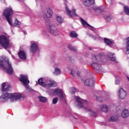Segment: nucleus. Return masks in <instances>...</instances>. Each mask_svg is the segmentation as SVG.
I'll return each instance as SVG.
<instances>
[{
    "mask_svg": "<svg viewBox=\"0 0 129 129\" xmlns=\"http://www.w3.org/2000/svg\"><path fill=\"white\" fill-rule=\"evenodd\" d=\"M11 88V85H7V83L4 82L2 84L1 91L3 93L7 92L4 93L0 97V101L3 102L4 103H6V102H8L9 101V99H10L11 102H14V101L18 100V99H24L25 98L23 94H19V93H9V91H10V89Z\"/></svg>",
    "mask_w": 129,
    "mask_h": 129,
    "instance_id": "obj_1",
    "label": "nucleus"
},
{
    "mask_svg": "<svg viewBox=\"0 0 129 129\" xmlns=\"http://www.w3.org/2000/svg\"><path fill=\"white\" fill-rule=\"evenodd\" d=\"M14 11L12 7L7 8L4 10L3 13V17H5L6 21H7L8 24L11 27H18L20 28L21 27V22L19 21L18 19H16L15 23L13 24V15H14Z\"/></svg>",
    "mask_w": 129,
    "mask_h": 129,
    "instance_id": "obj_2",
    "label": "nucleus"
},
{
    "mask_svg": "<svg viewBox=\"0 0 129 129\" xmlns=\"http://www.w3.org/2000/svg\"><path fill=\"white\" fill-rule=\"evenodd\" d=\"M0 68L5 70L9 75H13L14 69L12 63H10L9 58L5 55L0 56Z\"/></svg>",
    "mask_w": 129,
    "mask_h": 129,
    "instance_id": "obj_3",
    "label": "nucleus"
},
{
    "mask_svg": "<svg viewBox=\"0 0 129 129\" xmlns=\"http://www.w3.org/2000/svg\"><path fill=\"white\" fill-rule=\"evenodd\" d=\"M100 57L99 55H94L92 57V63L91 66L94 69V70L96 72H101L102 71V67H101V64H98L99 62Z\"/></svg>",
    "mask_w": 129,
    "mask_h": 129,
    "instance_id": "obj_4",
    "label": "nucleus"
},
{
    "mask_svg": "<svg viewBox=\"0 0 129 129\" xmlns=\"http://www.w3.org/2000/svg\"><path fill=\"white\" fill-rule=\"evenodd\" d=\"M10 44H11V41L10 39L6 35H1L0 36V46L7 50L8 48H10Z\"/></svg>",
    "mask_w": 129,
    "mask_h": 129,
    "instance_id": "obj_5",
    "label": "nucleus"
},
{
    "mask_svg": "<svg viewBox=\"0 0 129 129\" xmlns=\"http://www.w3.org/2000/svg\"><path fill=\"white\" fill-rule=\"evenodd\" d=\"M19 80L27 90L30 89V85H29L30 84V80H29V76L28 75L20 74Z\"/></svg>",
    "mask_w": 129,
    "mask_h": 129,
    "instance_id": "obj_6",
    "label": "nucleus"
},
{
    "mask_svg": "<svg viewBox=\"0 0 129 129\" xmlns=\"http://www.w3.org/2000/svg\"><path fill=\"white\" fill-rule=\"evenodd\" d=\"M53 93L54 94H57L60 101H65V97H64V95H63V90H62V89L58 88L55 89L53 90Z\"/></svg>",
    "mask_w": 129,
    "mask_h": 129,
    "instance_id": "obj_7",
    "label": "nucleus"
},
{
    "mask_svg": "<svg viewBox=\"0 0 129 129\" xmlns=\"http://www.w3.org/2000/svg\"><path fill=\"white\" fill-rule=\"evenodd\" d=\"M64 5L66 6V10L67 11V13L68 14V16L70 17V18H73V16H75V17H78V15L76 14V9H72V11L71 10H70L68 8V6H67V4L64 3Z\"/></svg>",
    "mask_w": 129,
    "mask_h": 129,
    "instance_id": "obj_8",
    "label": "nucleus"
},
{
    "mask_svg": "<svg viewBox=\"0 0 129 129\" xmlns=\"http://www.w3.org/2000/svg\"><path fill=\"white\" fill-rule=\"evenodd\" d=\"M47 28L48 32L52 35H53L54 36L58 35V30H57V28L54 25H48L47 27Z\"/></svg>",
    "mask_w": 129,
    "mask_h": 129,
    "instance_id": "obj_9",
    "label": "nucleus"
},
{
    "mask_svg": "<svg viewBox=\"0 0 129 129\" xmlns=\"http://www.w3.org/2000/svg\"><path fill=\"white\" fill-rule=\"evenodd\" d=\"M75 99H76V101L78 102L77 107L79 109H80L81 108H82V107H83V103H82V102L84 101V102H87V100H83L79 96H75Z\"/></svg>",
    "mask_w": 129,
    "mask_h": 129,
    "instance_id": "obj_10",
    "label": "nucleus"
},
{
    "mask_svg": "<svg viewBox=\"0 0 129 129\" xmlns=\"http://www.w3.org/2000/svg\"><path fill=\"white\" fill-rule=\"evenodd\" d=\"M80 21L84 27L87 26V27H89V30L92 31L93 32L95 31V28L93 27V26L90 25L89 23H87L82 17L80 18Z\"/></svg>",
    "mask_w": 129,
    "mask_h": 129,
    "instance_id": "obj_11",
    "label": "nucleus"
},
{
    "mask_svg": "<svg viewBox=\"0 0 129 129\" xmlns=\"http://www.w3.org/2000/svg\"><path fill=\"white\" fill-rule=\"evenodd\" d=\"M84 84L86 86L93 87L94 86V80H93V76L92 75H91V78L90 79H87L84 81Z\"/></svg>",
    "mask_w": 129,
    "mask_h": 129,
    "instance_id": "obj_12",
    "label": "nucleus"
},
{
    "mask_svg": "<svg viewBox=\"0 0 129 129\" xmlns=\"http://www.w3.org/2000/svg\"><path fill=\"white\" fill-rule=\"evenodd\" d=\"M38 49H39V46L36 43H32L30 46V52L32 53V54H35L38 51Z\"/></svg>",
    "mask_w": 129,
    "mask_h": 129,
    "instance_id": "obj_13",
    "label": "nucleus"
},
{
    "mask_svg": "<svg viewBox=\"0 0 129 129\" xmlns=\"http://www.w3.org/2000/svg\"><path fill=\"white\" fill-rule=\"evenodd\" d=\"M118 96L120 99H124L126 96V92L123 89L120 88L118 91Z\"/></svg>",
    "mask_w": 129,
    "mask_h": 129,
    "instance_id": "obj_14",
    "label": "nucleus"
},
{
    "mask_svg": "<svg viewBox=\"0 0 129 129\" xmlns=\"http://www.w3.org/2000/svg\"><path fill=\"white\" fill-rule=\"evenodd\" d=\"M96 98L98 101H99L100 102H103V101H107L108 100H109V95H107L105 97H96Z\"/></svg>",
    "mask_w": 129,
    "mask_h": 129,
    "instance_id": "obj_15",
    "label": "nucleus"
},
{
    "mask_svg": "<svg viewBox=\"0 0 129 129\" xmlns=\"http://www.w3.org/2000/svg\"><path fill=\"white\" fill-rule=\"evenodd\" d=\"M18 54L20 59L22 60H26V59H27V55L26 54L25 51L20 50Z\"/></svg>",
    "mask_w": 129,
    "mask_h": 129,
    "instance_id": "obj_16",
    "label": "nucleus"
},
{
    "mask_svg": "<svg viewBox=\"0 0 129 129\" xmlns=\"http://www.w3.org/2000/svg\"><path fill=\"white\" fill-rule=\"evenodd\" d=\"M83 4L85 7H89L95 4L94 0H85L83 1Z\"/></svg>",
    "mask_w": 129,
    "mask_h": 129,
    "instance_id": "obj_17",
    "label": "nucleus"
},
{
    "mask_svg": "<svg viewBox=\"0 0 129 129\" xmlns=\"http://www.w3.org/2000/svg\"><path fill=\"white\" fill-rule=\"evenodd\" d=\"M104 43L105 44V45H107V46H108L109 47H110L111 45H113V41L110 40L109 38H104Z\"/></svg>",
    "mask_w": 129,
    "mask_h": 129,
    "instance_id": "obj_18",
    "label": "nucleus"
},
{
    "mask_svg": "<svg viewBox=\"0 0 129 129\" xmlns=\"http://www.w3.org/2000/svg\"><path fill=\"white\" fill-rule=\"evenodd\" d=\"M44 81H45V79H43V78H40L38 80V83L39 85H41V86H43V87H46L47 86V85L46 84V83H45Z\"/></svg>",
    "mask_w": 129,
    "mask_h": 129,
    "instance_id": "obj_19",
    "label": "nucleus"
},
{
    "mask_svg": "<svg viewBox=\"0 0 129 129\" xmlns=\"http://www.w3.org/2000/svg\"><path fill=\"white\" fill-rule=\"evenodd\" d=\"M52 15H53V11L52 10V8H48L47 9V13L46 14V17L47 18H51Z\"/></svg>",
    "mask_w": 129,
    "mask_h": 129,
    "instance_id": "obj_20",
    "label": "nucleus"
},
{
    "mask_svg": "<svg viewBox=\"0 0 129 129\" xmlns=\"http://www.w3.org/2000/svg\"><path fill=\"white\" fill-rule=\"evenodd\" d=\"M121 115L124 118H126V117H127L129 115L128 110L127 109L123 110L121 113Z\"/></svg>",
    "mask_w": 129,
    "mask_h": 129,
    "instance_id": "obj_21",
    "label": "nucleus"
},
{
    "mask_svg": "<svg viewBox=\"0 0 129 129\" xmlns=\"http://www.w3.org/2000/svg\"><path fill=\"white\" fill-rule=\"evenodd\" d=\"M68 48L70 51H72L73 52H77V48L76 47L73 46L71 44L69 45Z\"/></svg>",
    "mask_w": 129,
    "mask_h": 129,
    "instance_id": "obj_22",
    "label": "nucleus"
},
{
    "mask_svg": "<svg viewBox=\"0 0 129 129\" xmlns=\"http://www.w3.org/2000/svg\"><path fill=\"white\" fill-rule=\"evenodd\" d=\"M126 44H127V45L126 46V52H125V53L127 54V55H128L129 54V37H127L126 39Z\"/></svg>",
    "mask_w": 129,
    "mask_h": 129,
    "instance_id": "obj_23",
    "label": "nucleus"
},
{
    "mask_svg": "<svg viewBox=\"0 0 129 129\" xmlns=\"http://www.w3.org/2000/svg\"><path fill=\"white\" fill-rule=\"evenodd\" d=\"M112 15H106L104 16V18L105 19V21H106V22H110V21H111V20L112 19Z\"/></svg>",
    "mask_w": 129,
    "mask_h": 129,
    "instance_id": "obj_24",
    "label": "nucleus"
},
{
    "mask_svg": "<svg viewBox=\"0 0 129 129\" xmlns=\"http://www.w3.org/2000/svg\"><path fill=\"white\" fill-rule=\"evenodd\" d=\"M89 115H90V116H92L93 117H96V116H97V114L96 113V112L91 110V109L89 110Z\"/></svg>",
    "mask_w": 129,
    "mask_h": 129,
    "instance_id": "obj_25",
    "label": "nucleus"
},
{
    "mask_svg": "<svg viewBox=\"0 0 129 129\" xmlns=\"http://www.w3.org/2000/svg\"><path fill=\"white\" fill-rule=\"evenodd\" d=\"M38 99H39V101L40 102H43V103H45V102H46L47 101V98L43 97L42 96H39Z\"/></svg>",
    "mask_w": 129,
    "mask_h": 129,
    "instance_id": "obj_26",
    "label": "nucleus"
},
{
    "mask_svg": "<svg viewBox=\"0 0 129 129\" xmlns=\"http://www.w3.org/2000/svg\"><path fill=\"white\" fill-rule=\"evenodd\" d=\"M101 110L107 113V112H108V107L106 105H102Z\"/></svg>",
    "mask_w": 129,
    "mask_h": 129,
    "instance_id": "obj_27",
    "label": "nucleus"
},
{
    "mask_svg": "<svg viewBox=\"0 0 129 129\" xmlns=\"http://www.w3.org/2000/svg\"><path fill=\"white\" fill-rule=\"evenodd\" d=\"M53 74L54 75H60L61 74V70L58 68H55Z\"/></svg>",
    "mask_w": 129,
    "mask_h": 129,
    "instance_id": "obj_28",
    "label": "nucleus"
},
{
    "mask_svg": "<svg viewBox=\"0 0 129 129\" xmlns=\"http://www.w3.org/2000/svg\"><path fill=\"white\" fill-rule=\"evenodd\" d=\"M123 12L125 15L129 16V7L128 6H124L123 7Z\"/></svg>",
    "mask_w": 129,
    "mask_h": 129,
    "instance_id": "obj_29",
    "label": "nucleus"
},
{
    "mask_svg": "<svg viewBox=\"0 0 129 129\" xmlns=\"http://www.w3.org/2000/svg\"><path fill=\"white\" fill-rule=\"evenodd\" d=\"M70 35L72 38H77L78 37V34L75 31L71 32Z\"/></svg>",
    "mask_w": 129,
    "mask_h": 129,
    "instance_id": "obj_30",
    "label": "nucleus"
},
{
    "mask_svg": "<svg viewBox=\"0 0 129 129\" xmlns=\"http://www.w3.org/2000/svg\"><path fill=\"white\" fill-rule=\"evenodd\" d=\"M56 20L57 22H58V23H59V24H62V23H63L64 21V19H63V18L61 17V16H57Z\"/></svg>",
    "mask_w": 129,
    "mask_h": 129,
    "instance_id": "obj_31",
    "label": "nucleus"
},
{
    "mask_svg": "<svg viewBox=\"0 0 129 129\" xmlns=\"http://www.w3.org/2000/svg\"><path fill=\"white\" fill-rule=\"evenodd\" d=\"M92 9L94 10V12H96V11H101V6L98 7L96 6H93V5L92 7Z\"/></svg>",
    "mask_w": 129,
    "mask_h": 129,
    "instance_id": "obj_32",
    "label": "nucleus"
},
{
    "mask_svg": "<svg viewBox=\"0 0 129 129\" xmlns=\"http://www.w3.org/2000/svg\"><path fill=\"white\" fill-rule=\"evenodd\" d=\"M58 97H55L52 99V104H56L57 102H58Z\"/></svg>",
    "mask_w": 129,
    "mask_h": 129,
    "instance_id": "obj_33",
    "label": "nucleus"
},
{
    "mask_svg": "<svg viewBox=\"0 0 129 129\" xmlns=\"http://www.w3.org/2000/svg\"><path fill=\"white\" fill-rule=\"evenodd\" d=\"M109 121H116V118L114 116L110 117Z\"/></svg>",
    "mask_w": 129,
    "mask_h": 129,
    "instance_id": "obj_34",
    "label": "nucleus"
},
{
    "mask_svg": "<svg viewBox=\"0 0 129 129\" xmlns=\"http://www.w3.org/2000/svg\"><path fill=\"white\" fill-rule=\"evenodd\" d=\"M110 61H112L113 62H114V63H117V61L116 60V58L114 57H112L110 58Z\"/></svg>",
    "mask_w": 129,
    "mask_h": 129,
    "instance_id": "obj_35",
    "label": "nucleus"
},
{
    "mask_svg": "<svg viewBox=\"0 0 129 129\" xmlns=\"http://www.w3.org/2000/svg\"><path fill=\"white\" fill-rule=\"evenodd\" d=\"M71 74L72 76H75V71H74V69H72L71 70Z\"/></svg>",
    "mask_w": 129,
    "mask_h": 129,
    "instance_id": "obj_36",
    "label": "nucleus"
},
{
    "mask_svg": "<svg viewBox=\"0 0 129 129\" xmlns=\"http://www.w3.org/2000/svg\"><path fill=\"white\" fill-rule=\"evenodd\" d=\"M72 94H75V92L77 91V89H76L75 87L72 88Z\"/></svg>",
    "mask_w": 129,
    "mask_h": 129,
    "instance_id": "obj_37",
    "label": "nucleus"
},
{
    "mask_svg": "<svg viewBox=\"0 0 129 129\" xmlns=\"http://www.w3.org/2000/svg\"><path fill=\"white\" fill-rule=\"evenodd\" d=\"M107 56L108 57V58H109L110 59V58L113 57V54L111 53H109L107 54Z\"/></svg>",
    "mask_w": 129,
    "mask_h": 129,
    "instance_id": "obj_38",
    "label": "nucleus"
},
{
    "mask_svg": "<svg viewBox=\"0 0 129 129\" xmlns=\"http://www.w3.org/2000/svg\"><path fill=\"white\" fill-rule=\"evenodd\" d=\"M119 83H120V81L118 79H116L115 82V84H116V85H118Z\"/></svg>",
    "mask_w": 129,
    "mask_h": 129,
    "instance_id": "obj_39",
    "label": "nucleus"
},
{
    "mask_svg": "<svg viewBox=\"0 0 129 129\" xmlns=\"http://www.w3.org/2000/svg\"><path fill=\"white\" fill-rule=\"evenodd\" d=\"M91 38L93 39V40H96L97 39V36H95L94 35H92Z\"/></svg>",
    "mask_w": 129,
    "mask_h": 129,
    "instance_id": "obj_40",
    "label": "nucleus"
},
{
    "mask_svg": "<svg viewBox=\"0 0 129 129\" xmlns=\"http://www.w3.org/2000/svg\"><path fill=\"white\" fill-rule=\"evenodd\" d=\"M69 59L72 63H73L74 62V60L72 59V57L70 56L69 57Z\"/></svg>",
    "mask_w": 129,
    "mask_h": 129,
    "instance_id": "obj_41",
    "label": "nucleus"
},
{
    "mask_svg": "<svg viewBox=\"0 0 129 129\" xmlns=\"http://www.w3.org/2000/svg\"><path fill=\"white\" fill-rule=\"evenodd\" d=\"M71 116H72V118H75V119L77 120V118L76 117H75L74 115H72Z\"/></svg>",
    "mask_w": 129,
    "mask_h": 129,
    "instance_id": "obj_42",
    "label": "nucleus"
},
{
    "mask_svg": "<svg viewBox=\"0 0 129 129\" xmlns=\"http://www.w3.org/2000/svg\"><path fill=\"white\" fill-rule=\"evenodd\" d=\"M77 76H78L79 77H80V73H79V72H78L77 73Z\"/></svg>",
    "mask_w": 129,
    "mask_h": 129,
    "instance_id": "obj_43",
    "label": "nucleus"
},
{
    "mask_svg": "<svg viewBox=\"0 0 129 129\" xmlns=\"http://www.w3.org/2000/svg\"><path fill=\"white\" fill-rule=\"evenodd\" d=\"M88 10L90 13H92V10L91 9L88 8Z\"/></svg>",
    "mask_w": 129,
    "mask_h": 129,
    "instance_id": "obj_44",
    "label": "nucleus"
},
{
    "mask_svg": "<svg viewBox=\"0 0 129 129\" xmlns=\"http://www.w3.org/2000/svg\"><path fill=\"white\" fill-rule=\"evenodd\" d=\"M1 1L3 4H6V0H1Z\"/></svg>",
    "mask_w": 129,
    "mask_h": 129,
    "instance_id": "obj_45",
    "label": "nucleus"
},
{
    "mask_svg": "<svg viewBox=\"0 0 129 129\" xmlns=\"http://www.w3.org/2000/svg\"><path fill=\"white\" fill-rule=\"evenodd\" d=\"M87 34L88 35V36H89V37H90L91 38L92 37V35H91L89 33H87Z\"/></svg>",
    "mask_w": 129,
    "mask_h": 129,
    "instance_id": "obj_46",
    "label": "nucleus"
},
{
    "mask_svg": "<svg viewBox=\"0 0 129 129\" xmlns=\"http://www.w3.org/2000/svg\"><path fill=\"white\" fill-rule=\"evenodd\" d=\"M23 33H24L25 35H27V31H23Z\"/></svg>",
    "mask_w": 129,
    "mask_h": 129,
    "instance_id": "obj_47",
    "label": "nucleus"
},
{
    "mask_svg": "<svg viewBox=\"0 0 129 129\" xmlns=\"http://www.w3.org/2000/svg\"><path fill=\"white\" fill-rule=\"evenodd\" d=\"M8 52L10 54V55H12V52L9 50H7Z\"/></svg>",
    "mask_w": 129,
    "mask_h": 129,
    "instance_id": "obj_48",
    "label": "nucleus"
},
{
    "mask_svg": "<svg viewBox=\"0 0 129 129\" xmlns=\"http://www.w3.org/2000/svg\"><path fill=\"white\" fill-rule=\"evenodd\" d=\"M39 0H35V2L36 3V6H38V2Z\"/></svg>",
    "mask_w": 129,
    "mask_h": 129,
    "instance_id": "obj_49",
    "label": "nucleus"
},
{
    "mask_svg": "<svg viewBox=\"0 0 129 129\" xmlns=\"http://www.w3.org/2000/svg\"><path fill=\"white\" fill-rule=\"evenodd\" d=\"M88 49L89 50H90V51H91V50H92V48H91V47H89Z\"/></svg>",
    "mask_w": 129,
    "mask_h": 129,
    "instance_id": "obj_50",
    "label": "nucleus"
},
{
    "mask_svg": "<svg viewBox=\"0 0 129 129\" xmlns=\"http://www.w3.org/2000/svg\"><path fill=\"white\" fill-rule=\"evenodd\" d=\"M19 2H20L21 3H23V2H24V0H17Z\"/></svg>",
    "mask_w": 129,
    "mask_h": 129,
    "instance_id": "obj_51",
    "label": "nucleus"
},
{
    "mask_svg": "<svg viewBox=\"0 0 129 129\" xmlns=\"http://www.w3.org/2000/svg\"><path fill=\"white\" fill-rule=\"evenodd\" d=\"M74 115H75V116H77V115H78V114H77V113H75Z\"/></svg>",
    "mask_w": 129,
    "mask_h": 129,
    "instance_id": "obj_52",
    "label": "nucleus"
},
{
    "mask_svg": "<svg viewBox=\"0 0 129 129\" xmlns=\"http://www.w3.org/2000/svg\"><path fill=\"white\" fill-rule=\"evenodd\" d=\"M29 90H30V91H33V89H30Z\"/></svg>",
    "mask_w": 129,
    "mask_h": 129,
    "instance_id": "obj_53",
    "label": "nucleus"
},
{
    "mask_svg": "<svg viewBox=\"0 0 129 129\" xmlns=\"http://www.w3.org/2000/svg\"><path fill=\"white\" fill-rule=\"evenodd\" d=\"M51 85H54V83H51Z\"/></svg>",
    "mask_w": 129,
    "mask_h": 129,
    "instance_id": "obj_54",
    "label": "nucleus"
},
{
    "mask_svg": "<svg viewBox=\"0 0 129 129\" xmlns=\"http://www.w3.org/2000/svg\"><path fill=\"white\" fill-rule=\"evenodd\" d=\"M99 38H100V39H101V37H99Z\"/></svg>",
    "mask_w": 129,
    "mask_h": 129,
    "instance_id": "obj_55",
    "label": "nucleus"
},
{
    "mask_svg": "<svg viewBox=\"0 0 129 129\" xmlns=\"http://www.w3.org/2000/svg\"><path fill=\"white\" fill-rule=\"evenodd\" d=\"M65 1V2H67V0H64Z\"/></svg>",
    "mask_w": 129,
    "mask_h": 129,
    "instance_id": "obj_56",
    "label": "nucleus"
}]
</instances>
